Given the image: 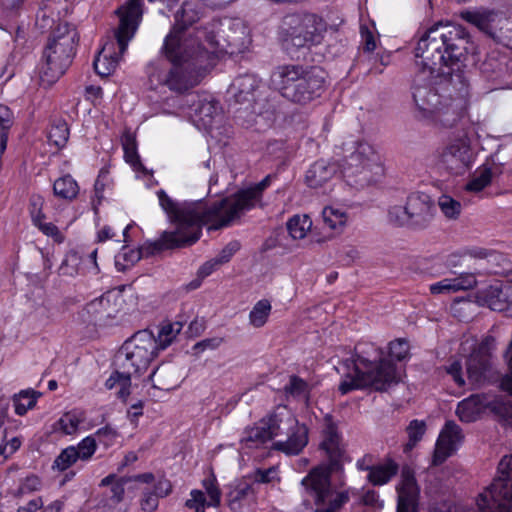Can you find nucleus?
Wrapping results in <instances>:
<instances>
[{"label": "nucleus", "mask_w": 512, "mask_h": 512, "mask_svg": "<svg viewBox=\"0 0 512 512\" xmlns=\"http://www.w3.org/2000/svg\"><path fill=\"white\" fill-rule=\"evenodd\" d=\"M462 439L461 428L454 421H447L437 439L432 465L439 466L444 463L455 452Z\"/></svg>", "instance_id": "obj_21"}, {"label": "nucleus", "mask_w": 512, "mask_h": 512, "mask_svg": "<svg viewBox=\"0 0 512 512\" xmlns=\"http://www.w3.org/2000/svg\"><path fill=\"white\" fill-rule=\"evenodd\" d=\"M78 40L76 29L69 24L57 28L43 51L42 82L51 85L66 72L75 56Z\"/></svg>", "instance_id": "obj_9"}, {"label": "nucleus", "mask_w": 512, "mask_h": 512, "mask_svg": "<svg viewBox=\"0 0 512 512\" xmlns=\"http://www.w3.org/2000/svg\"><path fill=\"white\" fill-rule=\"evenodd\" d=\"M406 431H407L409 440L404 446V452H409L422 439V437L426 431V424L424 421H420L417 419L412 420L409 423Z\"/></svg>", "instance_id": "obj_42"}, {"label": "nucleus", "mask_w": 512, "mask_h": 512, "mask_svg": "<svg viewBox=\"0 0 512 512\" xmlns=\"http://www.w3.org/2000/svg\"><path fill=\"white\" fill-rule=\"evenodd\" d=\"M284 391L287 395L294 398L306 396L309 392L308 383L302 378L291 375L288 384L285 385Z\"/></svg>", "instance_id": "obj_48"}, {"label": "nucleus", "mask_w": 512, "mask_h": 512, "mask_svg": "<svg viewBox=\"0 0 512 512\" xmlns=\"http://www.w3.org/2000/svg\"><path fill=\"white\" fill-rule=\"evenodd\" d=\"M327 31L326 21L314 13L287 16L280 30L282 45L289 53L322 43Z\"/></svg>", "instance_id": "obj_10"}, {"label": "nucleus", "mask_w": 512, "mask_h": 512, "mask_svg": "<svg viewBox=\"0 0 512 512\" xmlns=\"http://www.w3.org/2000/svg\"><path fill=\"white\" fill-rule=\"evenodd\" d=\"M326 71L319 66L285 64L274 68L270 83L287 101L305 106L320 98L326 90Z\"/></svg>", "instance_id": "obj_7"}, {"label": "nucleus", "mask_w": 512, "mask_h": 512, "mask_svg": "<svg viewBox=\"0 0 512 512\" xmlns=\"http://www.w3.org/2000/svg\"><path fill=\"white\" fill-rule=\"evenodd\" d=\"M156 337L149 330H140L126 340L116 355L115 365L127 374L141 375L157 356Z\"/></svg>", "instance_id": "obj_11"}, {"label": "nucleus", "mask_w": 512, "mask_h": 512, "mask_svg": "<svg viewBox=\"0 0 512 512\" xmlns=\"http://www.w3.org/2000/svg\"><path fill=\"white\" fill-rule=\"evenodd\" d=\"M95 436L98 438L100 443L108 446L112 444L117 437V432L110 426H105L97 430Z\"/></svg>", "instance_id": "obj_62"}, {"label": "nucleus", "mask_w": 512, "mask_h": 512, "mask_svg": "<svg viewBox=\"0 0 512 512\" xmlns=\"http://www.w3.org/2000/svg\"><path fill=\"white\" fill-rule=\"evenodd\" d=\"M183 105L189 109L188 114L193 121L207 128L210 127L214 117L220 113L219 103L211 97L188 94L183 98Z\"/></svg>", "instance_id": "obj_19"}, {"label": "nucleus", "mask_w": 512, "mask_h": 512, "mask_svg": "<svg viewBox=\"0 0 512 512\" xmlns=\"http://www.w3.org/2000/svg\"><path fill=\"white\" fill-rule=\"evenodd\" d=\"M446 372L451 375L455 383L462 387L465 385V380L462 375V364L460 361H453L446 367Z\"/></svg>", "instance_id": "obj_61"}, {"label": "nucleus", "mask_w": 512, "mask_h": 512, "mask_svg": "<svg viewBox=\"0 0 512 512\" xmlns=\"http://www.w3.org/2000/svg\"><path fill=\"white\" fill-rule=\"evenodd\" d=\"M79 458L75 446H69L61 451L53 463V469L64 471L71 467Z\"/></svg>", "instance_id": "obj_46"}, {"label": "nucleus", "mask_w": 512, "mask_h": 512, "mask_svg": "<svg viewBox=\"0 0 512 512\" xmlns=\"http://www.w3.org/2000/svg\"><path fill=\"white\" fill-rule=\"evenodd\" d=\"M339 170L338 164L323 159L314 162L307 170L305 181L311 188H318L325 184Z\"/></svg>", "instance_id": "obj_29"}, {"label": "nucleus", "mask_w": 512, "mask_h": 512, "mask_svg": "<svg viewBox=\"0 0 512 512\" xmlns=\"http://www.w3.org/2000/svg\"><path fill=\"white\" fill-rule=\"evenodd\" d=\"M460 17L467 23L477 27L480 31L491 35L492 23L495 20L496 13L489 9L464 10L460 12Z\"/></svg>", "instance_id": "obj_30"}, {"label": "nucleus", "mask_w": 512, "mask_h": 512, "mask_svg": "<svg viewBox=\"0 0 512 512\" xmlns=\"http://www.w3.org/2000/svg\"><path fill=\"white\" fill-rule=\"evenodd\" d=\"M240 243L238 241L229 242L215 257L220 265L230 261L232 256L240 249Z\"/></svg>", "instance_id": "obj_60"}, {"label": "nucleus", "mask_w": 512, "mask_h": 512, "mask_svg": "<svg viewBox=\"0 0 512 512\" xmlns=\"http://www.w3.org/2000/svg\"><path fill=\"white\" fill-rule=\"evenodd\" d=\"M312 221L307 215H294L287 222V230L293 239H303L311 228Z\"/></svg>", "instance_id": "obj_37"}, {"label": "nucleus", "mask_w": 512, "mask_h": 512, "mask_svg": "<svg viewBox=\"0 0 512 512\" xmlns=\"http://www.w3.org/2000/svg\"><path fill=\"white\" fill-rule=\"evenodd\" d=\"M308 432L307 426L300 424L295 417L291 430L285 433L284 439L275 441L273 448L288 455H297L308 444Z\"/></svg>", "instance_id": "obj_23"}, {"label": "nucleus", "mask_w": 512, "mask_h": 512, "mask_svg": "<svg viewBox=\"0 0 512 512\" xmlns=\"http://www.w3.org/2000/svg\"><path fill=\"white\" fill-rule=\"evenodd\" d=\"M130 482L127 476L117 477L116 474H109L100 482V486L110 487L109 499L113 504H119L124 499L125 485Z\"/></svg>", "instance_id": "obj_33"}, {"label": "nucleus", "mask_w": 512, "mask_h": 512, "mask_svg": "<svg viewBox=\"0 0 512 512\" xmlns=\"http://www.w3.org/2000/svg\"><path fill=\"white\" fill-rule=\"evenodd\" d=\"M53 193L59 198L71 201L77 197L79 186L72 176L65 175L54 182Z\"/></svg>", "instance_id": "obj_36"}, {"label": "nucleus", "mask_w": 512, "mask_h": 512, "mask_svg": "<svg viewBox=\"0 0 512 512\" xmlns=\"http://www.w3.org/2000/svg\"><path fill=\"white\" fill-rule=\"evenodd\" d=\"M44 198L41 195L34 194L29 200V212L32 223L38 220H45L46 215L43 213Z\"/></svg>", "instance_id": "obj_52"}, {"label": "nucleus", "mask_w": 512, "mask_h": 512, "mask_svg": "<svg viewBox=\"0 0 512 512\" xmlns=\"http://www.w3.org/2000/svg\"><path fill=\"white\" fill-rule=\"evenodd\" d=\"M341 149L345 156L338 167L349 185L364 187L377 181L383 168L369 143L349 138L342 143Z\"/></svg>", "instance_id": "obj_8"}, {"label": "nucleus", "mask_w": 512, "mask_h": 512, "mask_svg": "<svg viewBox=\"0 0 512 512\" xmlns=\"http://www.w3.org/2000/svg\"><path fill=\"white\" fill-rule=\"evenodd\" d=\"M79 423V419L69 413L65 414L58 421L60 429L67 435L73 434L77 430Z\"/></svg>", "instance_id": "obj_59"}, {"label": "nucleus", "mask_w": 512, "mask_h": 512, "mask_svg": "<svg viewBox=\"0 0 512 512\" xmlns=\"http://www.w3.org/2000/svg\"><path fill=\"white\" fill-rule=\"evenodd\" d=\"M48 139L57 148L64 147L69 139V127L66 121L58 120L53 123L48 132Z\"/></svg>", "instance_id": "obj_41"}, {"label": "nucleus", "mask_w": 512, "mask_h": 512, "mask_svg": "<svg viewBox=\"0 0 512 512\" xmlns=\"http://www.w3.org/2000/svg\"><path fill=\"white\" fill-rule=\"evenodd\" d=\"M436 212V206L428 194L413 192L407 196L404 206L394 205L388 209L387 219L395 227L424 230L431 225Z\"/></svg>", "instance_id": "obj_12"}, {"label": "nucleus", "mask_w": 512, "mask_h": 512, "mask_svg": "<svg viewBox=\"0 0 512 512\" xmlns=\"http://www.w3.org/2000/svg\"><path fill=\"white\" fill-rule=\"evenodd\" d=\"M260 80L253 74H244L236 77L231 85L235 102L246 104L244 110L253 108L255 91L259 87Z\"/></svg>", "instance_id": "obj_27"}, {"label": "nucleus", "mask_w": 512, "mask_h": 512, "mask_svg": "<svg viewBox=\"0 0 512 512\" xmlns=\"http://www.w3.org/2000/svg\"><path fill=\"white\" fill-rule=\"evenodd\" d=\"M498 421L504 425L512 428V404L505 402H493L490 406Z\"/></svg>", "instance_id": "obj_50"}, {"label": "nucleus", "mask_w": 512, "mask_h": 512, "mask_svg": "<svg viewBox=\"0 0 512 512\" xmlns=\"http://www.w3.org/2000/svg\"><path fill=\"white\" fill-rule=\"evenodd\" d=\"M76 447V453L79 454V460L87 461L95 453L97 444L94 436H87Z\"/></svg>", "instance_id": "obj_51"}, {"label": "nucleus", "mask_w": 512, "mask_h": 512, "mask_svg": "<svg viewBox=\"0 0 512 512\" xmlns=\"http://www.w3.org/2000/svg\"><path fill=\"white\" fill-rule=\"evenodd\" d=\"M490 406L484 394H473L458 403L456 414L461 421L470 423L479 417L484 408Z\"/></svg>", "instance_id": "obj_28"}, {"label": "nucleus", "mask_w": 512, "mask_h": 512, "mask_svg": "<svg viewBox=\"0 0 512 512\" xmlns=\"http://www.w3.org/2000/svg\"><path fill=\"white\" fill-rule=\"evenodd\" d=\"M241 444L246 448H258L270 441L262 420L254 427L246 428L241 437Z\"/></svg>", "instance_id": "obj_32"}, {"label": "nucleus", "mask_w": 512, "mask_h": 512, "mask_svg": "<svg viewBox=\"0 0 512 512\" xmlns=\"http://www.w3.org/2000/svg\"><path fill=\"white\" fill-rule=\"evenodd\" d=\"M201 18L198 4L184 1L175 14V24L165 37L162 52L171 63L163 83L172 91L182 93L197 84V73L210 63V52L204 46V35L197 31L195 38L186 31ZM201 31H207L201 29Z\"/></svg>", "instance_id": "obj_2"}, {"label": "nucleus", "mask_w": 512, "mask_h": 512, "mask_svg": "<svg viewBox=\"0 0 512 512\" xmlns=\"http://www.w3.org/2000/svg\"><path fill=\"white\" fill-rule=\"evenodd\" d=\"M123 299L113 292H106L86 304L81 312L84 322L94 326H109L121 311Z\"/></svg>", "instance_id": "obj_16"}, {"label": "nucleus", "mask_w": 512, "mask_h": 512, "mask_svg": "<svg viewBox=\"0 0 512 512\" xmlns=\"http://www.w3.org/2000/svg\"><path fill=\"white\" fill-rule=\"evenodd\" d=\"M157 196L160 206L168 215L170 222L175 225V230L162 232L158 240L146 242L136 250L127 251V247L124 246L122 252L115 257V267L118 271H125L142 257H149L167 249L191 246L199 240L202 234L200 222L194 213L184 211L188 201L176 202L162 189L157 191Z\"/></svg>", "instance_id": "obj_4"}, {"label": "nucleus", "mask_w": 512, "mask_h": 512, "mask_svg": "<svg viewBox=\"0 0 512 512\" xmlns=\"http://www.w3.org/2000/svg\"><path fill=\"white\" fill-rule=\"evenodd\" d=\"M397 491V509L396 512H420L419 494L420 489L417 484L414 471L405 466L401 471V480L396 486Z\"/></svg>", "instance_id": "obj_18"}, {"label": "nucleus", "mask_w": 512, "mask_h": 512, "mask_svg": "<svg viewBox=\"0 0 512 512\" xmlns=\"http://www.w3.org/2000/svg\"><path fill=\"white\" fill-rule=\"evenodd\" d=\"M21 439L19 437H13L9 441L0 443V459L1 462L5 461L9 456L14 454L21 446Z\"/></svg>", "instance_id": "obj_57"}, {"label": "nucleus", "mask_w": 512, "mask_h": 512, "mask_svg": "<svg viewBox=\"0 0 512 512\" xmlns=\"http://www.w3.org/2000/svg\"><path fill=\"white\" fill-rule=\"evenodd\" d=\"M227 503L233 512H247L256 504V492L253 484L240 481L226 494Z\"/></svg>", "instance_id": "obj_25"}, {"label": "nucleus", "mask_w": 512, "mask_h": 512, "mask_svg": "<svg viewBox=\"0 0 512 512\" xmlns=\"http://www.w3.org/2000/svg\"><path fill=\"white\" fill-rule=\"evenodd\" d=\"M122 145L126 162L131 164L137 170L142 169L143 165L137 152V143L135 137L130 133H126L122 138Z\"/></svg>", "instance_id": "obj_39"}, {"label": "nucleus", "mask_w": 512, "mask_h": 512, "mask_svg": "<svg viewBox=\"0 0 512 512\" xmlns=\"http://www.w3.org/2000/svg\"><path fill=\"white\" fill-rule=\"evenodd\" d=\"M479 70L485 77L490 78L502 70V64L496 57L487 56L479 65Z\"/></svg>", "instance_id": "obj_54"}, {"label": "nucleus", "mask_w": 512, "mask_h": 512, "mask_svg": "<svg viewBox=\"0 0 512 512\" xmlns=\"http://www.w3.org/2000/svg\"><path fill=\"white\" fill-rule=\"evenodd\" d=\"M41 395L33 389L22 390L12 397L15 413L23 416L28 410L33 409L37 403L38 397Z\"/></svg>", "instance_id": "obj_34"}, {"label": "nucleus", "mask_w": 512, "mask_h": 512, "mask_svg": "<svg viewBox=\"0 0 512 512\" xmlns=\"http://www.w3.org/2000/svg\"><path fill=\"white\" fill-rule=\"evenodd\" d=\"M324 222L331 228H342L347 222V213L339 208L325 207L322 211Z\"/></svg>", "instance_id": "obj_45"}, {"label": "nucleus", "mask_w": 512, "mask_h": 512, "mask_svg": "<svg viewBox=\"0 0 512 512\" xmlns=\"http://www.w3.org/2000/svg\"><path fill=\"white\" fill-rule=\"evenodd\" d=\"M271 309V304L267 299L258 301L250 311V324L256 328L264 326L270 315Z\"/></svg>", "instance_id": "obj_38"}, {"label": "nucleus", "mask_w": 512, "mask_h": 512, "mask_svg": "<svg viewBox=\"0 0 512 512\" xmlns=\"http://www.w3.org/2000/svg\"><path fill=\"white\" fill-rule=\"evenodd\" d=\"M492 180V171L490 168L480 170L473 178L467 183L466 190L472 192H480L487 187Z\"/></svg>", "instance_id": "obj_47"}, {"label": "nucleus", "mask_w": 512, "mask_h": 512, "mask_svg": "<svg viewBox=\"0 0 512 512\" xmlns=\"http://www.w3.org/2000/svg\"><path fill=\"white\" fill-rule=\"evenodd\" d=\"M13 124V113L6 105L0 104V154L7 147L8 133Z\"/></svg>", "instance_id": "obj_40"}, {"label": "nucleus", "mask_w": 512, "mask_h": 512, "mask_svg": "<svg viewBox=\"0 0 512 512\" xmlns=\"http://www.w3.org/2000/svg\"><path fill=\"white\" fill-rule=\"evenodd\" d=\"M191 498L185 502V506L189 509H194L195 512H205L207 501L204 492L194 489L190 493Z\"/></svg>", "instance_id": "obj_55"}, {"label": "nucleus", "mask_w": 512, "mask_h": 512, "mask_svg": "<svg viewBox=\"0 0 512 512\" xmlns=\"http://www.w3.org/2000/svg\"><path fill=\"white\" fill-rule=\"evenodd\" d=\"M438 206L444 216L452 220L457 219L462 211V204L446 194L439 197Z\"/></svg>", "instance_id": "obj_44"}, {"label": "nucleus", "mask_w": 512, "mask_h": 512, "mask_svg": "<svg viewBox=\"0 0 512 512\" xmlns=\"http://www.w3.org/2000/svg\"><path fill=\"white\" fill-rule=\"evenodd\" d=\"M462 439L461 428L454 421H447L437 439L432 465L439 466L444 463L455 452Z\"/></svg>", "instance_id": "obj_20"}, {"label": "nucleus", "mask_w": 512, "mask_h": 512, "mask_svg": "<svg viewBox=\"0 0 512 512\" xmlns=\"http://www.w3.org/2000/svg\"><path fill=\"white\" fill-rule=\"evenodd\" d=\"M44 235L53 238V240L57 243H62L64 241V236L58 229L56 225L53 223H46L44 220H38V222L33 223Z\"/></svg>", "instance_id": "obj_56"}, {"label": "nucleus", "mask_w": 512, "mask_h": 512, "mask_svg": "<svg viewBox=\"0 0 512 512\" xmlns=\"http://www.w3.org/2000/svg\"><path fill=\"white\" fill-rule=\"evenodd\" d=\"M114 38L115 42L105 43L93 61L94 70L101 77H107L116 70L121 57L127 50V48L124 51L120 49L117 28L114 31Z\"/></svg>", "instance_id": "obj_22"}, {"label": "nucleus", "mask_w": 512, "mask_h": 512, "mask_svg": "<svg viewBox=\"0 0 512 512\" xmlns=\"http://www.w3.org/2000/svg\"><path fill=\"white\" fill-rule=\"evenodd\" d=\"M399 466L389 459L383 464L371 465L368 480L375 486L388 483L398 473Z\"/></svg>", "instance_id": "obj_31"}, {"label": "nucleus", "mask_w": 512, "mask_h": 512, "mask_svg": "<svg viewBox=\"0 0 512 512\" xmlns=\"http://www.w3.org/2000/svg\"><path fill=\"white\" fill-rule=\"evenodd\" d=\"M469 42L465 28L453 24L438 23L420 37L415 57L422 59V68L411 89L422 117L434 118L445 127H452L459 120L458 101L445 92L449 86L458 91L467 86L464 62Z\"/></svg>", "instance_id": "obj_1"}, {"label": "nucleus", "mask_w": 512, "mask_h": 512, "mask_svg": "<svg viewBox=\"0 0 512 512\" xmlns=\"http://www.w3.org/2000/svg\"><path fill=\"white\" fill-rule=\"evenodd\" d=\"M409 353V344L405 339L399 338L389 344V354L397 361L406 359Z\"/></svg>", "instance_id": "obj_53"}, {"label": "nucleus", "mask_w": 512, "mask_h": 512, "mask_svg": "<svg viewBox=\"0 0 512 512\" xmlns=\"http://www.w3.org/2000/svg\"><path fill=\"white\" fill-rule=\"evenodd\" d=\"M159 497L150 490H145L142 493L140 500L141 510L144 512H154L158 508Z\"/></svg>", "instance_id": "obj_58"}, {"label": "nucleus", "mask_w": 512, "mask_h": 512, "mask_svg": "<svg viewBox=\"0 0 512 512\" xmlns=\"http://www.w3.org/2000/svg\"><path fill=\"white\" fill-rule=\"evenodd\" d=\"M294 419L295 416L287 407L282 406L276 408L272 413L261 420L271 441L276 437H284L285 433L289 432L292 425H294Z\"/></svg>", "instance_id": "obj_26"}, {"label": "nucleus", "mask_w": 512, "mask_h": 512, "mask_svg": "<svg viewBox=\"0 0 512 512\" xmlns=\"http://www.w3.org/2000/svg\"><path fill=\"white\" fill-rule=\"evenodd\" d=\"M320 448L326 452L329 462L312 468L301 480L307 498L297 512H340L350 498L357 495L355 489L346 487L343 482H332V474L342 469L344 449L337 424L330 414L323 419Z\"/></svg>", "instance_id": "obj_3"}, {"label": "nucleus", "mask_w": 512, "mask_h": 512, "mask_svg": "<svg viewBox=\"0 0 512 512\" xmlns=\"http://www.w3.org/2000/svg\"><path fill=\"white\" fill-rule=\"evenodd\" d=\"M202 485L209 496V501L207 503L208 507H218L221 501V491L217 485V480L214 475L205 478L202 481Z\"/></svg>", "instance_id": "obj_49"}, {"label": "nucleus", "mask_w": 512, "mask_h": 512, "mask_svg": "<svg viewBox=\"0 0 512 512\" xmlns=\"http://www.w3.org/2000/svg\"><path fill=\"white\" fill-rule=\"evenodd\" d=\"M275 175L269 174L259 183L247 189L222 198L208 205L203 200L188 201L184 207L186 213H194L200 226L208 225L209 230H218L230 226L236 219L261 201L262 193L267 189Z\"/></svg>", "instance_id": "obj_6"}, {"label": "nucleus", "mask_w": 512, "mask_h": 512, "mask_svg": "<svg viewBox=\"0 0 512 512\" xmlns=\"http://www.w3.org/2000/svg\"><path fill=\"white\" fill-rule=\"evenodd\" d=\"M479 299L494 311L505 310L512 303V285L494 281L488 287L478 292Z\"/></svg>", "instance_id": "obj_24"}, {"label": "nucleus", "mask_w": 512, "mask_h": 512, "mask_svg": "<svg viewBox=\"0 0 512 512\" xmlns=\"http://www.w3.org/2000/svg\"><path fill=\"white\" fill-rule=\"evenodd\" d=\"M476 504L481 512H512V454L501 458L493 481Z\"/></svg>", "instance_id": "obj_13"}, {"label": "nucleus", "mask_w": 512, "mask_h": 512, "mask_svg": "<svg viewBox=\"0 0 512 512\" xmlns=\"http://www.w3.org/2000/svg\"><path fill=\"white\" fill-rule=\"evenodd\" d=\"M124 369H117L110 375V377L105 382V387L109 390L113 389L116 385L120 386V389L117 393L118 397L126 400V398L130 394V386H131V377L132 374L124 373Z\"/></svg>", "instance_id": "obj_35"}, {"label": "nucleus", "mask_w": 512, "mask_h": 512, "mask_svg": "<svg viewBox=\"0 0 512 512\" xmlns=\"http://www.w3.org/2000/svg\"><path fill=\"white\" fill-rule=\"evenodd\" d=\"M204 35V43L210 54V61L215 52L229 54L240 53L251 43L250 30L240 19H230L220 23L215 31H200Z\"/></svg>", "instance_id": "obj_14"}, {"label": "nucleus", "mask_w": 512, "mask_h": 512, "mask_svg": "<svg viewBox=\"0 0 512 512\" xmlns=\"http://www.w3.org/2000/svg\"><path fill=\"white\" fill-rule=\"evenodd\" d=\"M343 364L347 372L338 387L342 395L366 388L383 392L399 382L395 364L384 358L383 349L372 344H357L354 355Z\"/></svg>", "instance_id": "obj_5"}, {"label": "nucleus", "mask_w": 512, "mask_h": 512, "mask_svg": "<svg viewBox=\"0 0 512 512\" xmlns=\"http://www.w3.org/2000/svg\"><path fill=\"white\" fill-rule=\"evenodd\" d=\"M451 291H456L455 282L450 279H444L437 283L430 285V292L432 294H442L449 293Z\"/></svg>", "instance_id": "obj_63"}, {"label": "nucleus", "mask_w": 512, "mask_h": 512, "mask_svg": "<svg viewBox=\"0 0 512 512\" xmlns=\"http://www.w3.org/2000/svg\"><path fill=\"white\" fill-rule=\"evenodd\" d=\"M472 151L467 139L459 138L446 145L440 153V163L452 174L460 175L472 163Z\"/></svg>", "instance_id": "obj_17"}, {"label": "nucleus", "mask_w": 512, "mask_h": 512, "mask_svg": "<svg viewBox=\"0 0 512 512\" xmlns=\"http://www.w3.org/2000/svg\"><path fill=\"white\" fill-rule=\"evenodd\" d=\"M495 349V338L486 336L473 349L466 360V372L468 380L472 385H483L495 378V371L492 363V351Z\"/></svg>", "instance_id": "obj_15"}, {"label": "nucleus", "mask_w": 512, "mask_h": 512, "mask_svg": "<svg viewBox=\"0 0 512 512\" xmlns=\"http://www.w3.org/2000/svg\"><path fill=\"white\" fill-rule=\"evenodd\" d=\"M181 328L182 324L179 322L163 325L158 332V337L156 338L158 350L166 349L172 343L176 335L181 331Z\"/></svg>", "instance_id": "obj_43"}, {"label": "nucleus", "mask_w": 512, "mask_h": 512, "mask_svg": "<svg viewBox=\"0 0 512 512\" xmlns=\"http://www.w3.org/2000/svg\"><path fill=\"white\" fill-rule=\"evenodd\" d=\"M359 503L371 507H383V502L380 501L379 495L374 490H368L366 493H364L359 498Z\"/></svg>", "instance_id": "obj_64"}]
</instances>
